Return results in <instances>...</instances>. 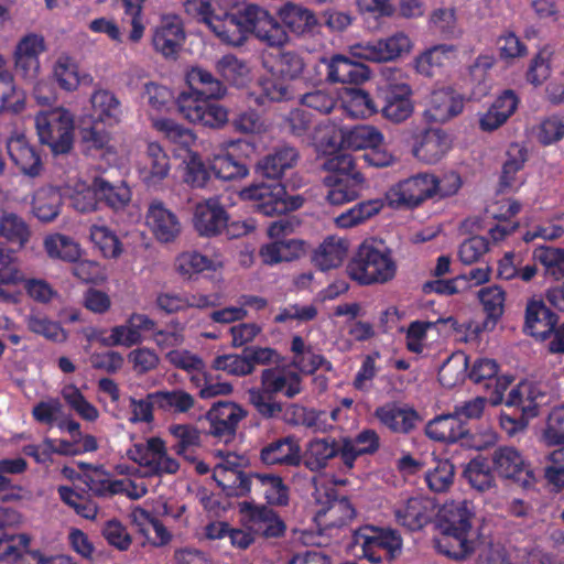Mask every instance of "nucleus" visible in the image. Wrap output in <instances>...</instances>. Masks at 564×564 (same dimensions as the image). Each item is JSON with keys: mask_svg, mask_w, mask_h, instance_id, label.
I'll list each match as a JSON object with an SVG mask.
<instances>
[{"mask_svg": "<svg viewBox=\"0 0 564 564\" xmlns=\"http://www.w3.org/2000/svg\"><path fill=\"white\" fill-rule=\"evenodd\" d=\"M411 88L406 84L391 86L382 93V116L392 122H402L413 112Z\"/></svg>", "mask_w": 564, "mask_h": 564, "instance_id": "19", "label": "nucleus"}, {"mask_svg": "<svg viewBox=\"0 0 564 564\" xmlns=\"http://www.w3.org/2000/svg\"><path fill=\"white\" fill-rule=\"evenodd\" d=\"M304 67V59L297 52L280 51L273 56L272 64L268 66V72L272 76L293 82L301 77Z\"/></svg>", "mask_w": 564, "mask_h": 564, "instance_id": "38", "label": "nucleus"}, {"mask_svg": "<svg viewBox=\"0 0 564 564\" xmlns=\"http://www.w3.org/2000/svg\"><path fill=\"white\" fill-rule=\"evenodd\" d=\"M376 417L394 433H410L420 421L417 412L409 408H400L389 403L375 412Z\"/></svg>", "mask_w": 564, "mask_h": 564, "instance_id": "26", "label": "nucleus"}, {"mask_svg": "<svg viewBox=\"0 0 564 564\" xmlns=\"http://www.w3.org/2000/svg\"><path fill=\"white\" fill-rule=\"evenodd\" d=\"M354 540L362 549L375 547L386 551L389 561L397 556L402 546V540L394 531H383L372 527L357 530L354 534Z\"/></svg>", "mask_w": 564, "mask_h": 564, "instance_id": "20", "label": "nucleus"}, {"mask_svg": "<svg viewBox=\"0 0 564 564\" xmlns=\"http://www.w3.org/2000/svg\"><path fill=\"white\" fill-rule=\"evenodd\" d=\"M348 251V242L343 238L328 237L315 251L313 261L322 271L337 268Z\"/></svg>", "mask_w": 564, "mask_h": 564, "instance_id": "36", "label": "nucleus"}, {"mask_svg": "<svg viewBox=\"0 0 564 564\" xmlns=\"http://www.w3.org/2000/svg\"><path fill=\"white\" fill-rule=\"evenodd\" d=\"M453 45L440 44L435 45L415 58V68L417 73L432 77L446 63L447 54L453 53Z\"/></svg>", "mask_w": 564, "mask_h": 564, "instance_id": "46", "label": "nucleus"}, {"mask_svg": "<svg viewBox=\"0 0 564 564\" xmlns=\"http://www.w3.org/2000/svg\"><path fill=\"white\" fill-rule=\"evenodd\" d=\"M413 47L412 41L402 31L373 42L356 44L351 47L352 55L369 62L384 63L408 55Z\"/></svg>", "mask_w": 564, "mask_h": 564, "instance_id": "6", "label": "nucleus"}, {"mask_svg": "<svg viewBox=\"0 0 564 564\" xmlns=\"http://www.w3.org/2000/svg\"><path fill=\"white\" fill-rule=\"evenodd\" d=\"M148 399L153 400L158 409L176 413H185L195 404L194 397L181 389L149 393Z\"/></svg>", "mask_w": 564, "mask_h": 564, "instance_id": "42", "label": "nucleus"}, {"mask_svg": "<svg viewBox=\"0 0 564 564\" xmlns=\"http://www.w3.org/2000/svg\"><path fill=\"white\" fill-rule=\"evenodd\" d=\"M54 77L63 89L75 90L79 85L77 64L69 56H59L54 66Z\"/></svg>", "mask_w": 564, "mask_h": 564, "instance_id": "54", "label": "nucleus"}, {"mask_svg": "<svg viewBox=\"0 0 564 564\" xmlns=\"http://www.w3.org/2000/svg\"><path fill=\"white\" fill-rule=\"evenodd\" d=\"M25 107L24 91L17 89L13 77L7 69L6 59L0 55V113H20Z\"/></svg>", "mask_w": 564, "mask_h": 564, "instance_id": "31", "label": "nucleus"}, {"mask_svg": "<svg viewBox=\"0 0 564 564\" xmlns=\"http://www.w3.org/2000/svg\"><path fill=\"white\" fill-rule=\"evenodd\" d=\"M451 148L448 135L441 129L425 131L417 147L413 149L414 155L429 164L437 163Z\"/></svg>", "mask_w": 564, "mask_h": 564, "instance_id": "28", "label": "nucleus"}, {"mask_svg": "<svg viewBox=\"0 0 564 564\" xmlns=\"http://www.w3.org/2000/svg\"><path fill=\"white\" fill-rule=\"evenodd\" d=\"M210 170L216 177L224 181L240 178L248 174L246 164L229 153L215 155L210 162Z\"/></svg>", "mask_w": 564, "mask_h": 564, "instance_id": "48", "label": "nucleus"}, {"mask_svg": "<svg viewBox=\"0 0 564 564\" xmlns=\"http://www.w3.org/2000/svg\"><path fill=\"white\" fill-rule=\"evenodd\" d=\"M425 434L431 440L446 443H454L470 436L464 419H459L454 412L431 420L425 426Z\"/></svg>", "mask_w": 564, "mask_h": 564, "instance_id": "18", "label": "nucleus"}, {"mask_svg": "<svg viewBox=\"0 0 564 564\" xmlns=\"http://www.w3.org/2000/svg\"><path fill=\"white\" fill-rule=\"evenodd\" d=\"M7 148L12 162L21 173L30 177H36L42 173L43 164L40 154L24 139H12Z\"/></svg>", "mask_w": 564, "mask_h": 564, "instance_id": "25", "label": "nucleus"}, {"mask_svg": "<svg viewBox=\"0 0 564 564\" xmlns=\"http://www.w3.org/2000/svg\"><path fill=\"white\" fill-rule=\"evenodd\" d=\"M337 455L341 456V442L332 437L314 438L308 442L303 455L301 454V463L311 471H319Z\"/></svg>", "mask_w": 564, "mask_h": 564, "instance_id": "22", "label": "nucleus"}, {"mask_svg": "<svg viewBox=\"0 0 564 564\" xmlns=\"http://www.w3.org/2000/svg\"><path fill=\"white\" fill-rule=\"evenodd\" d=\"M299 156V151L293 147H276L256 163L254 173L258 177L279 182L284 172L296 164Z\"/></svg>", "mask_w": 564, "mask_h": 564, "instance_id": "14", "label": "nucleus"}, {"mask_svg": "<svg viewBox=\"0 0 564 564\" xmlns=\"http://www.w3.org/2000/svg\"><path fill=\"white\" fill-rule=\"evenodd\" d=\"M30 543V536L28 534H8L0 531V560L7 561L19 556V553H23Z\"/></svg>", "mask_w": 564, "mask_h": 564, "instance_id": "63", "label": "nucleus"}, {"mask_svg": "<svg viewBox=\"0 0 564 564\" xmlns=\"http://www.w3.org/2000/svg\"><path fill=\"white\" fill-rule=\"evenodd\" d=\"M184 41L185 32L177 17L166 19L164 24L155 30L152 39L155 51L165 57L175 56Z\"/></svg>", "mask_w": 564, "mask_h": 564, "instance_id": "24", "label": "nucleus"}, {"mask_svg": "<svg viewBox=\"0 0 564 564\" xmlns=\"http://www.w3.org/2000/svg\"><path fill=\"white\" fill-rule=\"evenodd\" d=\"M278 13L283 23L282 26L296 35L312 34L319 25L315 13L301 4L286 2Z\"/></svg>", "mask_w": 564, "mask_h": 564, "instance_id": "23", "label": "nucleus"}, {"mask_svg": "<svg viewBox=\"0 0 564 564\" xmlns=\"http://www.w3.org/2000/svg\"><path fill=\"white\" fill-rule=\"evenodd\" d=\"M238 13L246 39L253 34L269 46H282L289 42V35L282 24L259 6L248 4L238 9Z\"/></svg>", "mask_w": 564, "mask_h": 564, "instance_id": "5", "label": "nucleus"}, {"mask_svg": "<svg viewBox=\"0 0 564 564\" xmlns=\"http://www.w3.org/2000/svg\"><path fill=\"white\" fill-rule=\"evenodd\" d=\"M149 176L147 177L153 184L164 180L170 171V158L163 151L159 143L151 142L147 149Z\"/></svg>", "mask_w": 564, "mask_h": 564, "instance_id": "49", "label": "nucleus"}, {"mask_svg": "<svg viewBox=\"0 0 564 564\" xmlns=\"http://www.w3.org/2000/svg\"><path fill=\"white\" fill-rule=\"evenodd\" d=\"M464 477L473 488L479 491L491 488L495 481L492 470L482 457H476L466 465Z\"/></svg>", "mask_w": 564, "mask_h": 564, "instance_id": "47", "label": "nucleus"}, {"mask_svg": "<svg viewBox=\"0 0 564 564\" xmlns=\"http://www.w3.org/2000/svg\"><path fill=\"white\" fill-rule=\"evenodd\" d=\"M41 143L50 147L54 155L68 154L74 143V119L64 108L41 111L35 117Z\"/></svg>", "mask_w": 564, "mask_h": 564, "instance_id": "4", "label": "nucleus"}, {"mask_svg": "<svg viewBox=\"0 0 564 564\" xmlns=\"http://www.w3.org/2000/svg\"><path fill=\"white\" fill-rule=\"evenodd\" d=\"M542 435L549 446L564 445V403L549 413Z\"/></svg>", "mask_w": 564, "mask_h": 564, "instance_id": "57", "label": "nucleus"}, {"mask_svg": "<svg viewBox=\"0 0 564 564\" xmlns=\"http://www.w3.org/2000/svg\"><path fill=\"white\" fill-rule=\"evenodd\" d=\"M212 263V260L207 257L196 251H187L177 257L175 268L181 275L191 278L193 274L209 269Z\"/></svg>", "mask_w": 564, "mask_h": 564, "instance_id": "59", "label": "nucleus"}, {"mask_svg": "<svg viewBox=\"0 0 564 564\" xmlns=\"http://www.w3.org/2000/svg\"><path fill=\"white\" fill-rule=\"evenodd\" d=\"M343 143L352 150H367L382 145L383 137L372 126H356L343 135Z\"/></svg>", "mask_w": 564, "mask_h": 564, "instance_id": "45", "label": "nucleus"}, {"mask_svg": "<svg viewBox=\"0 0 564 564\" xmlns=\"http://www.w3.org/2000/svg\"><path fill=\"white\" fill-rule=\"evenodd\" d=\"M405 189L412 199V205L417 206L423 200L435 195L434 175L417 174L404 181Z\"/></svg>", "mask_w": 564, "mask_h": 564, "instance_id": "51", "label": "nucleus"}, {"mask_svg": "<svg viewBox=\"0 0 564 564\" xmlns=\"http://www.w3.org/2000/svg\"><path fill=\"white\" fill-rule=\"evenodd\" d=\"M170 432L177 438V443L173 446V449L177 455L184 456L186 459L194 462L195 458L187 456L186 452L191 447L200 445L199 431L191 424H178L170 427Z\"/></svg>", "mask_w": 564, "mask_h": 564, "instance_id": "50", "label": "nucleus"}, {"mask_svg": "<svg viewBox=\"0 0 564 564\" xmlns=\"http://www.w3.org/2000/svg\"><path fill=\"white\" fill-rule=\"evenodd\" d=\"M431 502L422 498H410L403 508L395 511L398 521L411 531L422 529L431 519Z\"/></svg>", "mask_w": 564, "mask_h": 564, "instance_id": "37", "label": "nucleus"}, {"mask_svg": "<svg viewBox=\"0 0 564 564\" xmlns=\"http://www.w3.org/2000/svg\"><path fill=\"white\" fill-rule=\"evenodd\" d=\"M252 487L262 494L269 505L286 506L289 488L279 475L251 474Z\"/></svg>", "mask_w": 564, "mask_h": 564, "instance_id": "33", "label": "nucleus"}, {"mask_svg": "<svg viewBox=\"0 0 564 564\" xmlns=\"http://www.w3.org/2000/svg\"><path fill=\"white\" fill-rule=\"evenodd\" d=\"M314 497L317 503L325 506L316 512L315 518L327 528H341L356 517V510L349 499L338 498L333 487L316 488Z\"/></svg>", "mask_w": 564, "mask_h": 564, "instance_id": "9", "label": "nucleus"}, {"mask_svg": "<svg viewBox=\"0 0 564 564\" xmlns=\"http://www.w3.org/2000/svg\"><path fill=\"white\" fill-rule=\"evenodd\" d=\"M32 237L29 224L18 214L0 209V238L24 248Z\"/></svg>", "mask_w": 564, "mask_h": 564, "instance_id": "34", "label": "nucleus"}, {"mask_svg": "<svg viewBox=\"0 0 564 564\" xmlns=\"http://www.w3.org/2000/svg\"><path fill=\"white\" fill-rule=\"evenodd\" d=\"M193 117L194 123L213 129L223 128L229 122L228 110L218 104L205 102L202 111L192 113Z\"/></svg>", "mask_w": 564, "mask_h": 564, "instance_id": "56", "label": "nucleus"}, {"mask_svg": "<svg viewBox=\"0 0 564 564\" xmlns=\"http://www.w3.org/2000/svg\"><path fill=\"white\" fill-rule=\"evenodd\" d=\"M305 253L304 241L300 239L276 238L272 243L265 245L260 250V256L267 264L282 261H293Z\"/></svg>", "mask_w": 564, "mask_h": 564, "instance_id": "32", "label": "nucleus"}, {"mask_svg": "<svg viewBox=\"0 0 564 564\" xmlns=\"http://www.w3.org/2000/svg\"><path fill=\"white\" fill-rule=\"evenodd\" d=\"M492 471L522 488L531 487L535 477L522 454L512 446L497 447L491 454Z\"/></svg>", "mask_w": 564, "mask_h": 564, "instance_id": "7", "label": "nucleus"}, {"mask_svg": "<svg viewBox=\"0 0 564 564\" xmlns=\"http://www.w3.org/2000/svg\"><path fill=\"white\" fill-rule=\"evenodd\" d=\"M210 30L223 42L232 46H241L247 41L238 10L236 12L218 13Z\"/></svg>", "mask_w": 564, "mask_h": 564, "instance_id": "35", "label": "nucleus"}, {"mask_svg": "<svg viewBox=\"0 0 564 564\" xmlns=\"http://www.w3.org/2000/svg\"><path fill=\"white\" fill-rule=\"evenodd\" d=\"M341 459L344 465L351 469L358 456L373 454L379 448V436L373 430L360 432L355 440L343 438Z\"/></svg>", "mask_w": 564, "mask_h": 564, "instance_id": "30", "label": "nucleus"}, {"mask_svg": "<svg viewBox=\"0 0 564 564\" xmlns=\"http://www.w3.org/2000/svg\"><path fill=\"white\" fill-rule=\"evenodd\" d=\"M229 215L218 198H209L195 207L194 227L200 236L214 237L223 232Z\"/></svg>", "mask_w": 564, "mask_h": 564, "instance_id": "13", "label": "nucleus"}, {"mask_svg": "<svg viewBox=\"0 0 564 564\" xmlns=\"http://www.w3.org/2000/svg\"><path fill=\"white\" fill-rule=\"evenodd\" d=\"M44 249L52 259L76 262L80 258L79 246L62 234L50 235L44 239Z\"/></svg>", "mask_w": 564, "mask_h": 564, "instance_id": "44", "label": "nucleus"}, {"mask_svg": "<svg viewBox=\"0 0 564 564\" xmlns=\"http://www.w3.org/2000/svg\"><path fill=\"white\" fill-rule=\"evenodd\" d=\"M317 67L318 74L324 75L325 80L330 84L361 85L370 76V70L365 64L341 54L321 57Z\"/></svg>", "mask_w": 564, "mask_h": 564, "instance_id": "8", "label": "nucleus"}, {"mask_svg": "<svg viewBox=\"0 0 564 564\" xmlns=\"http://www.w3.org/2000/svg\"><path fill=\"white\" fill-rule=\"evenodd\" d=\"M249 402L254 406L257 412L264 419H273L283 411V405L275 402L273 395L267 394L260 389H250L248 391Z\"/></svg>", "mask_w": 564, "mask_h": 564, "instance_id": "62", "label": "nucleus"}, {"mask_svg": "<svg viewBox=\"0 0 564 564\" xmlns=\"http://www.w3.org/2000/svg\"><path fill=\"white\" fill-rule=\"evenodd\" d=\"M455 468L449 460H440L425 476L429 488L435 492L446 491L453 482Z\"/></svg>", "mask_w": 564, "mask_h": 564, "instance_id": "61", "label": "nucleus"}, {"mask_svg": "<svg viewBox=\"0 0 564 564\" xmlns=\"http://www.w3.org/2000/svg\"><path fill=\"white\" fill-rule=\"evenodd\" d=\"M260 460L269 466H299L302 462L300 445L292 436L279 438L261 448Z\"/></svg>", "mask_w": 564, "mask_h": 564, "instance_id": "21", "label": "nucleus"}, {"mask_svg": "<svg viewBox=\"0 0 564 564\" xmlns=\"http://www.w3.org/2000/svg\"><path fill=\"white\" fill-rule=\"evenodd\" d=\"M26 325L32 333L42 335L48 340L56 343L66 340V333L59 324L52 322L46 317L31 315L28 317Z\"/></svg>", "mask_w": 564, "mask_h": 564, "instance_id": "60", "label": "nucleus"}, {"mask_svg": "<svg viewBox=\"0 0 564 564\" xmlns=\"http://www.w3.org/2000/svg\"><path fill=\"white\" fill-rule=\"evenodd\" d=\"M478 299L487 313L482 327L492 329L503 314L506 293L500 286L491 285L479 290Z\"/></svg>", "mask_w": 564, "mask_h": 564, "instance_id": "40", "label": "nucleus"}, {"mask_svg": "<svg viewBox=\"0 0 564 564\" xmlns=\"http://www.w3.org/2000/svg\"><path fill=\"white\" fill-rule=\"evenodd\" d=\"M90 238L107 258H118L122 252L120 240L105 226L91 227Z\"/></svg>", "mask_w": 564, "mask_h": 564, "instance_id": "53", "label": "nucleus"}, {"mask_svg": "<svg viewBox=\"0 0 564 564\" xmlns=\"http://www.w3.org/2000/svg\"><path fill=\"white\" fill-rule=\"evenodd\" d=\"M323 169L329 172L324 184L329 187L326 200L329 205L340 206L360 196L365 178L356 170V159L347 153H338L323 163Z\"/></svg>", "mask_w": 564, "mask_h": 564, "instance_id": "2", "label": "nucleus"}, {"mask_svg": "<svg viewBox=\"0 0 564 564\" xmlns=\"http://www.w3.org/2000/svg\"><path fill=\"white\" fill-rule=\"evenodd\" d=\"M213 479L228 497H245L252 489L251 474L243 471H214Z\"/></svg>", "mask_w": 564, "mask_h": 564, "instance_id": "43", "label": "nucleus"}, {"mask_svg": "<svg viewBox=\"0 0 564 564\" xmlns=\"http://www.w3.org/2000/svg\"><path fill=\"white\" fill-rule=\"evenodd\" d=\"M87 193L94 195L98 205L104 203L115 210L126 207L131 198L130 188L123 181L115 183L106 175L94 177Z\"/></svg>", "mask_w": 564, "mask_h": 564, "instance_id": "16", "label": "nucleus"}, {"mask_svg": "<svg viewBox=\"0 0 564 564\" xmlns=\"http://www.w3.org/2000/svg\"><path fill=\"white\" fill-rule=\"evenodd\" d=\"M79 137L80 144L84 147L86 154L109 148L110 135L105 129L99 127L97 121L89 127H83L79 130Z\"/></svg>", "mask_w": 564, "mask_h": 564, "instance_id": "55", "label": "nucleus"}, {"mask_svg": "<svg viewBox=\"0 0 564 564\" xmlns=\"http://www.w3.org/2000/svg\"><path fill=\"white\" fill-rule=\"evenodd\" d=\"M518 98L512 90H505L480 118L479 124L484 131H494L502 126L516 111Z\"/></svg>", "mask_w": 564, "mask_h": 564, "instance_id": "29", "label": "nucleus"}, {"mask_svg": "<svg viewBox=\"0 0 564 564\" xmlns=\"http://www.w3.org/2000/svg\"><path fill=\"white\" fill-rule=\"evenodd\" d=\"M471 512L467 502L444 505L437 512L435 527L440 538L434 539L435 549L454 560H464L474 552V542L468 540Z\"/></svg>", "mask_w": 564, "mask_h": 564, "instance_id": "1", "label": "nucleus"}, {"mask_svg": "<svg viewBox=\"0 0 564 564\" xmlns=\"http://www.w3.org/2000/svg\"><path fill=\"white\" fill-rule=\"evenodd\" d=\"M245 199L253 200L254 207L264 216L285 214V186L280 182L254 184L241 192Z\"/></svg>", "mask_w": 564, "mask_h": 564, "instance_id": "10", "label": "nucleus"}, {"mask_svg": "<svg viewBox=\"0 0 564 564\" xmlns=\"http://www.w3.org/2000/svg\"><path fill=\"white\" fill-rule=\"evenodd\" d=\"M534 258L545 268L546 272L560 280L564 276V250L552 247H541L534 251Z\"/></svg>", "mask_w": 564, "mask_h": 564, "instance_id": "58", "label": "nucleus"}, {"mask_svg": "<svg viewBox=\"0 0 564 564\" xmlns=\"http://www.w3.org/2000/svg\"><path fill=\"white\" fill-rule=\"evenodd\" d=\"M395 263L390 251L364 242L347 265V272L360 284L386 283L395 274Z\"/></svg>", "mask_w": 564, "mask_h": 564, "instance_id": "3", "label": "nucleus"}, {"mask_svg": "<svg viewBox=\"0 0 564 564\" xmlns=\"http://www.w3.org/2000/svg\"><path fill=\"white\" fill-rule=\"evenodd\" d=\"M93 106V117L97 122H108L112 124L118 122L120 113V101L109 90L100 89L93 94L90 98Z\"/></svg>", "mask_w": 564, "mask_h": 564, "instance_id": "41", "label": "nucleus"}, {"mask_svg": "<svg viewBox=\"0 0 564 564\" xmlns=\"http://www.w3.org/2000/svg\"><path fill=\"white\" fill-rule=\"evenodd\" d=\"M291 80L282 79V77L270 76L262 80V89L264 95L272 101H285L294 97V90Z\"/></svg>", "mask_w": 564, "mask_h": 564, "instance_id": "64", "label": "nucleus"}, {"mask_svg": "<svg viewBox=\"0 0 564 564\" xmlns=\"http://www.w3.org/2000/svg\"><path fill=\"white\" fill-rule=\"evenodd\" d=\"M62 395L82 419L89 422H94L98 419L99 412L97 408L88 402L75 386H66L62 391Z\"/></svg>", "mask_w": 564, "mask_h": 564, "instance_id": "52", "label": "nucleus"}, {"mask_svg": "<svg viewBox=\"0 0 564 564\" xmlns=\"http://www.w3.org/2000/svg\"><path fill=\"white\" fill-rule=\"evenodd\" d=\"M62 196L53 188H41L33 196L32 213L42 223L53 221L61 212Z\"/></svg>", "mask_w": 564, "mask_h": 564, "instance_id": "39", "label": "nucleus"}, {"mask_svg": "<svg viewBox=\"0 0 564 564\" xmlns=\"http://www.w3.org/2000/svg\"><path fill=\"white\" fill-rule=\"evenodd\" d=\"M186 79L194 94L204 99H220L226 95L225 83L203 67H192Z\"/></svg>", "mask_w": 564, "mask_h": 564, "instance_id": "27", "label": "nucleus"}, {"mask_svg": "<svg viewBox=\"0 0 564 564\" xmlns=\"http://www.w3.org/2000/svg\"><path fill=\"white\" fill-rule=\"evenodd\" d=\"M147 224L160 242H173L182 231V224L175 213L167 209L160 200L150 203Z\"/></svg>", "mask_w": 564, "mask_h": 564, "instance_id": "11", "label": "nucleus"}, {"mask_svg": "<svg viewBox=\"0 0 564 564\" xmlns=\"http://www.w3.org/2000/svg\"><path fill=\"white\" fill-rule=\"evenodd\" d=\"M239 509L247 517L253 531L267 538H279L284 534L286 527L271 508L243 501L239 503Z\"/></svg>", "mask_w": 564, "mask_h": 564, "instance_id": "15", "label": "nucleus"}, {"mask_svg": "<svg viewBox=\"0 0 564 564\" xmlns=\"http://www.w3.org/2000/svg\"><path fill=\"white\" fill-rule=\"evenodd\" d=\"M557 321L558 316L542 300H530L527 303L524 330L531 336L546 339Z\"/></svg>", "mask_w": 564, "mask_h": 564, "instance_id": "17", "label": "nucleus"}, {"mask_svg": "<svg viewBox=\"0 0 564 564\" xmlns=\"http://www.w3.org/2000/svg\"><path fill=\"white\" fill-rule=\"evenodd\" d=\"M464 108V98L451 87L432 91L424 116L429 121L445 123L458 116Z\"/></svg>", "mask_w": 564, "mask_h": 564, "instance_id": "12", "label": "nucleus"}]
</instances>
